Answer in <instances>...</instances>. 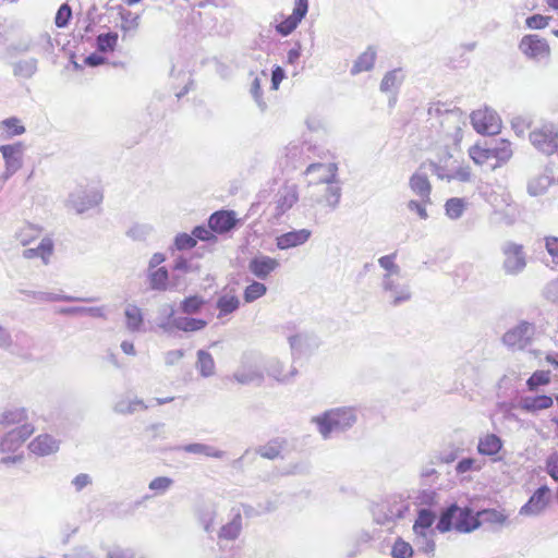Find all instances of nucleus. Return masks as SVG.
<instances>
[{"label":"nucleus","instance_id":"32","mask_svg":"<svg viewBox=\"0 0 558 558\" xmlns=\"http://www.w3.org/2000/svg\"><path fill=\"white\" fill-rule=\"evenodd\" d=\"M446 214L451 219H458L462 216L465 209V202L463 198L453 197L445 204Z\"/></svg>","mask_w":558,"mask_h":558},{"label":"nucleus","instance_id":"47","mask_svg":"<svg viewBox=\"0 0 558 558\" xmlns=\"http://www.w3.org/2000/svg\"><path fill=\"white\" fill-rule=\"evenodd\" d=\"M545 469L548 475L555 481L558 482V453L555 452L550 454L545 462Z\"/></svg>","mask_w":558,"mask_h":558},{"label":"nucleus","instance_id":"5","mask_svg":"<svg viewBox=\"0 0 558 558\" xmlns=\"http://www.w3.org/2000/svg\"><path fill=\"white\" fill-rule=\"evenodd\" d=\"M519 49L526 58L532 60H541L550 56V47L547 40L536 34L523 36Z\"/></svg>","mask_w":558,"mask_h":558},{"label":"nucleus","instance_id":"26","mask_svg":"<svg viewBox=\"0 0 558 558\" xmlns=\"http://www.w3.org/2000/svg\"><path fill=\"white\" fill-rule=\"evenodd\" d=\"M119 35L114 32L99 34L96 38L97 50L102 53L113 52L118 46Z\"/></svg>","mask_w":558,"mask_h":558},{"label":"nucleus","instance_id":"57","mask_svg":"<svg viewBox=\"0 0 558 558\" xmlns=\"http://www.w3.org/2000/svg\"><path fill=\"white\" fill-rule=\"evenodd\" d=\"M90 483L89 476L87 474H78L74 480L73 484L75 485L76 489L81 490L86 485Z\"/></svg>","mask_w":558,"mask_h":558},{"label":"nucleus","instance_id":"44","mask_svg":"<svg viewBox=\"0 0 558 558\" xmlns=\"http://www.w3.org/2000/svg\"><path fill=\"white\" fill-rule=\"evenodd\" d=\"M550 21V16L534 14L526 19V26L532 29L545 28Z\"/></svg>","mask_w":558,"mask_h":558},{"label":"nucleus","instance_id":"22","mask_svg":"<svg viewBox=\"0 0 558 558\" xmlns=\"http://www.w3.org/2000/svg\"><path fill=\"white\" fill-rule=\"evenodd\" d=\"M375 60L376 51L372 47H368L364 52H362L359 56V58L356 59L352 66L351 73L357 74L364 71H369L373 68Z\"/></svg>","mask_w":558,"mask_h":558},{"label":"nucleus","instance_id":"48","mask_svg":"<svg viewBox=\"0 0 558 558\" xmlns=\"http://www.w3.org/2000/svg\"><path fill=\"white\" fill-rule=\"evenodd\" d=\"M172 483L171 478L159 476L149 483V488L156 493H163L172 485Z\"/></svg>","mask_w":558,"mask_h":558},{"label":"nucleus","instance_id":"29","mask_svg":"<svg viewBox=\"0 0 558 558\" xmlns=\"http://www.w3.org/2000/svg\"><path fill=\"white\" fill-rule=\"evenodd\" d=\"M197 369L204 377H209L215 373V361L210 353L199 350L197 352Z\"/></svg>","mask_w":558,"mask_h":558},{"label":"nucleus","instance_id":"13","mask_svg":"<svg viewBox=\"0 0 558 558\" xmlns=\"http://www.w3.org/2000/svg\"><path fill=\"white\" fill-rule=\"evenodd\" d=\"M279 263L276 258L269 256H258L253 258L248 264L250 271L257 278H267L277 267Z\"/></svg>","mask_w":558,"mask_h":558},{"label":"nucleus","instance_id":"25","mask_svg":"<svg viewBox=\"0 0 558 558\" xmlns=\"http://www.w3.org/2000/svg\"><path fill=\"white\" fill-rule=\"evenodd\" d=\"M241 529L242 518L241 514L238 513L229 523L221 526L218 534L219 538L233 541L240 535Z\"/></svg>","mask_w":558,"mask_h":558},{"label":"nucleus","instance_id":"54","mask_svg":"<svg viewBox=\"0 0 558 558\" xmlns=\"http://www.w3.org/2000/svg\"><path fill=\"white\" fill-rule=\"evenodd\" d=\"M25 418H26V416H25L24 411L10 412V413H7L3 415V422L5 424L20 423Z\"/></svg>","mask_w":558,"mask_h":558},{"label":"nucleus","instance_id":"9","mask_svg":"<svg viewBox=\"0 0 558 558\" xmlns=\"http://www.w3.org/2000/svg\"><path fill=\"white\" fill-rule=\"evenodd\" d=\"M307 10V0H298L295 2L293 13L277 25V32L282 36L291 34L296 28L302 19L306 15Z\"/></svg>","mask_w":558,"mask_h":558},{"label":"nucleus","instance_id":"21","mask_svg":"<svg viewBox=\"0 0 558 558\" xmlns=\"http://www.w3.org/2000/svg\"><path fill=\"white\" fill-rule=\"evenodd\" d=\"M22 146L21 144L15 145H2L0 151L5 160L8 169H17L21 166L20 155Z\"/></svg>","mask_w":558,"mask_h":558},{"label":"nucleus","instance_id":"56","mask_svg":"<svg viewBox=\"0 0 558 558\" xmlns=\"http://www.w3.org/2000/svg\"><path fill=\"white\" fill-rule=\"evenodd\" d=\"M425 205L426 204H424L423 202L418 203L416 201H410L409 204H408V207L411 210L416 211L421 218L426 219L427 218V211H426Z\"/></svg>","mask_w":558,"mask_h":558},{"label":"nucleus","instance_id":"19","mask_svg":"<svg viewBox=\"0 0 558 558\" xmlns=\"http://www.w3.org/2000/svg\"><path fill=\"white\" fill-rule=\"evenodd\" d=\"M53 254V242L49 238L41 240L36 248H27L23 252V256L27 259L39 257L44 264H48Z\"/></svg>","mask_w":558,"mask_h":558},{"label":"nucleus","instance_id":"23","mask_svg":"<svg viewBox=\"0 0 558 558\" xmlns=\"http://www.w3.org/2000/svg\"><path fill=\"white\" fill-rule=\"evenodd\" d=\"M435 520V515L427 509H422L413 524V531L415 534L426 537L427 531L430 529Z\"/></svg>","mask_w":558,"mask_h":558},{"label":"nucleus","instance_id":"7","mask_svg":"<svg viewBox=\"0 0 558 558\" xmlns=\"http://www.w3.org/2000/svg\"><path fill=\"white\" fill-rule=\"evenodd\" d=\"M502 254L505 256L504 268L507 274L514 275L525 268L526 257L523 245L508 242L502 248Z\"/></svg>","mask_w":558,"mask_h":558},{"label":"nucleus","instance_id":"51","mask_svg":"<svg viewBox=\"0 0 558 558\" xmlns=\"http://www.w3.org/2000/svg\"><path fill=\"white\" fill-rule=\"evenodd\" d=\"M471 169L469 166L459 167L451 174L448 175L450 180L468 182L471 180Z\"/></svg>","mask_w":558,"mask_h":558},{"label":"nucleus","instance_id":"4","mask_svg":"<svg viewBox=\"0 0 558 558\" xmlns=\"http://www.w3.org/2000/svg\"><path fill=\"white\" fill-rule=\"evenodd\" d=\"M473 129L482 135H496L501 130V119L496 111L484 107L474 110L471 116Z\"/></svg>","mask_w":558,"mask_h":558},{"label":"nucleus","instance_id":"30","mask_svg":"<svg viewBox=\"0 0 558 558\" xmlns=\"http://www.w3.org/2000/svg\"><path fill=\"white\" fill-rule=\"evenodd\" d=\"M240 300L236 295L225 294L217 301V308L219 310V317L226 316L238 310Z\"/></svg>","mask_w":558,"mask_h":558},{"label":"nucleus","instance_id":"52","mask_svg":"<svg viewBox=\"0 0 558 558\" xmlns=\"http://www.w3.org/2000/svg\"><path fill=\"white\" fill-rule=\"evenodd\" d=\"M396 253L393 254H390V255H386V256H383L378 259V263L379 265L390 271V272H393V274H397L399 271V268L398 266L396 265L395 263V259H396Z\"/></svg>","mask_w":558,"mask_h":558},{"label":"nucleus","instance_id":"3","mask_svg":"<svg viewBox=\"0 0 558 558\" xmlns=\"http://www.w3.org/2000/svg\"><path fill=\"white\" fill-rule=\"evenodd\" d=\"M320 434L327 438L330 433L350 427L355 422V415L350 409H335L315 417Z\"/></svg>","mask_w":558,"mask_h":558},{"label":"nucleus","instance_id":"1","mask_svg":"<svg viewBox=\"0 0 558 558\" xmlns=\"http://www.w3.org/2000/svg\"><path fill=\"white\" fill-rule=\"evenodd\" d=\"M474 163L495 170L505 165L512 156L511 144L507 140H498L487 143H476L468 150Z\"/></svg>","mask_w":558,"mask_h":558},{"label":"nucleus","instance_id":"12","mask_svg":"<svg viewBox=\"0 0 558 558\" xmlns=\"http://www.w3.org/2000/svg\"><path fill=\"white\" fill-rule=\"evenodd\" d=\"M299 194L296 185L284 184L279 191L276 199V214L281 216L290 210L298 202Z\"/></svg>","mask_w":558,"mask_h":558},{"label":"nucleus","instance_id":"39","mask_svg":"<svg viewBox=\"0 0 558 558\" xmlns=\"http://www.w3.org/2000/svg\"><path fill=\"white\" fill-rule=\"evenodd\" d=\"M40 234V230L32 225L25 226L19 233V240L22 245H28L32 241L37 239Z\"/></svg>","mask_w":558,"mask_h":558},{"label":"nucleus","instance_id":"28","mask_svg":"<svg viewBox=\"0 0 558 558\" xmlns=\"http://www.w3.org/2000/svg\"><path fill=\"white\" fill-rule=\"evenodd\" d=\"M149 284L154 290H166L169 281V274L165 267L149 269Z\"/></svg>","mask_w":558,"mask_h":558},{"label":"nucleus","instance_id":"60","mask_svg":"<svg viewBox=\"0 0 558 558\" xmlns=\"http://www.w3.org/2000/svg\"><path fill=\"white\" fill-rule=\"evenodd\" d=\"M121 349L128 355H134L135 354V348H134V344L131 341H123L121 343Z\"/></svg>","mask_w":558,"mask_h":558},{"label":"nucleus","instance_id":"55","mask_svg":"<svg viewBox=\"0 0 558 558\" xmlns=\"http://www.w3.org/2000/svg\"><path fill=\"white\" fill-rule=\"evenodd\" d=\"M284 78V72L280 66H276L271 74V86L272 89H278L280 83Z\"/></svg>","mask_w":558,"mask_h":558},{"label":"nucleus","instance_id":"34","mask_svg":"<svg viewBox=\"0 0 558 558\" xmlns=\"http://www.w3.org/2000/svg\"><path fill=\"white\" fill-rule=\"evenodd\" d=\"M205 301L198 295H192L181 302L180 308L184 314H196L201 311Z\"/></svg>","mask_w":558,"mask_h":558},{"label":"nucleus","instance_id":"11","mask_svg":"<svg viewBox=\"0 0 558 558\" xmlns=\"http://www.w3.org/2000/svg\"><path fill=\"white\" fill-rule=\"evenodd\" d=\"M238 222L232 210H218L211 214L208 220L209 228L216 233H226L233 229Z\"/></svg>","mask_w":558,"mask_h":558},{"label":"nucleus","instance_id":"38","mask_svg":"<svg viewBox=\"0 0 558 558\" xmlns=\"http://www.w3.org/2000/svg\"><path fill=\"white\" fill-rule=\"evenodd\" d=\"M283 448V441L281 440H271L267 442L265 446L260 447L258 452L262 457L267 459H276L280 456Z\"/></svg>","mask_w":558,"mask_h":558},{"label":"nucleus","instance_id":"49","mask_svg":"<svg viewBox=\"0 0 558 558\" xmlns=\"http://www.w3.org/2000/svg\"><path fill=\"white\" fill-rule=\"evenodd\" d=\"M174 243L178 250H190L193 248L197 242L194 239L193 234L190 235L186 233H182L177 235Z\"/></svg>","mask_w":558,"mask_h":558},{"label":"nucleus","instance_id":"62","mask_svg":"<svg viewBox=\"0 0 558 558\" xmlns=\"http://www.w3.org/2000/svg\"><path fill=\"white\" fill-rule=\"evenodd\" d=\"M101 201H102V194L99 191H95V192H93L90 199H87L86 203L89 206H93V205L99 204Z\"/></svg>","mask_w":558,"mask_h":558},{"label":"nucleus","instance_id":"43","mask_svg":"<svg viewBox=\"0 0 558 558\" xmlns=\"http://www.w3.org/2000/svg\"><path fill=\"white\" fill-rule=\"evenodd\" d=\"M2 125L5 129L8 136L21 135L25 132V128L16 118H10L2 121Z\"/></svg>","mask_w":558,"mask_h":558},{"label":"nucleus","instance_id":"64","mask_svg":"<svg viewBox=\"0 0 558 558\" xmlns=\"http://www.w3.org/2000/svg\"><path fill=\"white\" fill-rule=\"evenodd\" d=\"M527 189H529L530 194L538 195V194H541L543 192V190L545 187H538L537 182L536 181H532V182L529 183V187Z\"/></svg>","mask_w":558,"mask_h":558},{"label":"nucleus","instance_id":"42","mask_svg":"<svg viewBox=\"0 0 558 558\" xmlns=\"http://www.w3.org/2000/svg\"><path fill=\"white\" fill-rule=\"evenodd\" d=\"M545 248L555 265H558V236L547 235L544 238Z\"/></svg>","mask_w":558,"mask_h":558},{"label":"nucleus","instance_id":"16","mask_svg":"<svg viewBox=\"0 0 558 558\" xmlns=\"http://www.w3.org/2000/svg\"><path fill=\"white\" fill-rule=\"evenodd\" d=\"M554 404V400L550 396L547 395H538V396H527L521 399L520 409L529 412L535 413L538 411L547 410L551 408Z\"/></svg>","mask_w":558,"mask_h":558},{"label":"nucleus","instance_id":"58","mask_svg":"<svg viewBox=\"0 0 558 558\" xmlns=\"http://www.w3.org/2000/svg\"><path fill=\"white\" fill-rule=\"evenodd\" d=\"M85 63L90 66H97V65L105 63V58H102L96 53H93L85 59Z\"/></svg>","mask_w":558,"mask_h":558},{"label":"nucleus","instance_id":"53","mask_svg":"<svg viewBox=\"0 0 558 558\" xmlns=\"http://www.w3.org/2000/svg\"><path fill=\"white\" fill-rule=\"evenodd\" d=\"M192 234L195 240L198 239L202 241H210L215 239L214 231L210 228L207 229L206 227H195L192 231Z\"/></svg>","mask_w":558,"mask_h":558},{"label":"nucleus","instance_id":"63","mask_svg":"<svg viewBox=\"0 0 558 558\" xmlns=\"http://www.w3.org/2000/svg\"><path fill=\"white\" fill-rule=\"evenodd\" d=\"M545 361L553 365L555 368H558V353H548L545 356Z\"/></svg>","mask_w":558,"mask_h":558},{"label":"nucleus","instance_id":"6","mask_svg":"<svg viewBox=\"0 0 558 558\" xmlns=\"http://www.w3.org/2000/svg\"><path fill=\"white\" fill-rule=\"evenodd\" d=\"M534 335V325L527 322H521L504 335L502 341L510 348L524 349L531 343Z\"/></svg>","mask_w":558,"mask_h":558},{"label":"nucleus","instance_id":"24","mask_svg":"<svg viewBox=\"0 0 558 558\" xmlns=\"http://www.w3.org/2000/svg\"><path fill=\"white\" fill-rule=\"evenodd\" d=\"M478 520L481 524L504 525L508 520V514L504 510L483 509L478 511Z\"/></svg>","mask_w":558,"mask_h":558},{"label":"nucleus","instance_id":"46","mask_svg":"<svg viewBox=\"0 0 558 558\" xmlns=\"http://www.w3.org/2000/svg\"><path fill=\"white\" fill-rule=\"evenodd\" d=\"M399 82H400V78L398 76V72L390 71L384 76L381 84H380V89L383 92H389L392 88H395L399 84Z\"/></svg>","mask_w":558,"mask_h":558},{"label":"nucleus","instance_id":"40","mask_svg":"<svg viewBox=\"0 0 558 558\" xmlns=\"http://www.w3.org/2000/svg\"><path fill=\"white\" fill-rule=\"evenodd\" d=\"M72 16L71 7L68 3H63L59 10L57 11L54 23L57 27L63 28L69 24V21Z\"/></svg>","mask_w":558,"mask_h":558},{"label":"nucleus","instance_id":"41","mask_svg":"<svg viewBox=\"0 0 558 558\" xmlns=\"http://www.w3.org/2000/svg\"><path fill=\"white\" fill-rule=\"evenodd\" d=\"M207 325L206 320L199 318H184L179 322L178 327L183 331H197Z\"/></svg>","mask_w":558,"mask_h":558},{"label":"nucleus","instance_id":"17","mask_svg":"<svg viewBox=\"0 0 558 558\" xmlns=\"http://www.w3.org/2000/svg\"><path fill=\"white\" fill-rule=\"evenodd\" d=\"M28 449L34 454L48 456L58 450V442L50 435H38L29 442Z\"/></svg>","mask_w":558,"mask_h":558},{"label":"nucleus","instance_id":"45","mask_svg":"<svg viewBox=\"0 0 558 558\" xmlns=\"http://www.w3.org/2000/svg\"><path fill=\"white\" fill-rule=\"evenodd\" d=\"M186 451L193 452V453H204L209 457L214 458H221L223 453L218 450H211L209 447L201 444H193L186 447Z\"/></svg>","mask_w":558,"mask_h":558},{"label":"nucleus","instance_id":"37","mask_svg":"<svg viewBox=\"0 0 558 558\" xmlns=\"http://www.w3.org/2000/svg\"><path fill=\"white\" fill-rule=\"evenodd\" d=\"M125 318L128 328L133 331L138 330L143 323L142 312L134 305L126 308Z\"/></svg>","mask_w":558,"mask_h":558},{"label":"nucleus","instance_id":"20","mask_svg":"<svg viewBox=\"0 0 558 558\" xmlns=\"http://www.w3.org/2000/svg\"><path fill=\"white\" fill-rule=\"evenodd\" d=\"M502 448L501 439L495 434H487L481 437L477 445L478 453L483 456H495Z\"/></svg>","mask_w":558,"mask_h":558},{"label":"nucleus","instance_id":"35","mask_svg":"<svg viewBox=\"0 0 558 558\" xmlns=\"http://www.w3.org/2000/svg\"><path fill=\"white\" fill-rule=\"evenodd\" d=\"M340 187L335 183H328L325 196L318 202L327 207H335L340 201Z\"/></svg>","mask_w":558,"mask_h":558},{"label":"nucleus","instance_id":"31","mask_svg":"<svg viewBox=\"0 0 558 558\" xmlns=\"http://www.w3.org/2000/svg\"><path fill=\"white\" fill-rule=\"evenodd\" d=\"M550 383L549 371H536L526 380V387L530 391L536 390L541 386H546Z\"/></svg>","mask_w":558,"mask_h":558},{"label":"nucleus","instance_id":"50","mask_svg":"<svg viewBox=\"0 0 558 558\" xmlns=\"http://www.w3.org/2000/svg\"><path fill=\"white\" fill-rule=\"evenodd\" d=\"M481 469V465L477 464L476 460L473 459V458H466V459H462L461 461L458 462L457 466H456V470L458 473H466L471 470H480Z\"/></svg>","mask_w":558,"mask_h":558},{"label":"nucleus","instance_id":"10","mask_svg":"<svg viewBox=\"0 0 558 558\" xmlns=\"http://www.w3.org/2000/svg\"><path fill=\"white\" fill-rule=\"evenodd\" d=\"M338 167L335 162H317L310 165L305 174H317L313 179V183H335L337 177Z\"/></svg>","mask_w":558,"mask_h":558},{"label":"nucleus","instance_id":"15","mask_svg":"<svg viewBox=\"0 0 558 558\" xmlns=\"http://www.w3.org/2000/svg\"><path fill=\"white\" fill-rule=\"evenodd\" d=\"M35 428L32 424H23L12 430H10L2 440V446L12 449L20 447L31 435Z\"/></svg>","mask_w":558,"mask_h":558},{"label":"nucleus","instance_id":"2","mask_svg":"<svg viewBox=\"0 0 558 558\" xmlns=\"http://www.w3.org/2000/svg\"><path fill=\"white\" fill-rule=\"evenodd\" d=\"M481 525L478 512L474 513L470 508H461L456 505L442 512L437 529L445 533L454 529L459 532L469 533Z\"/></svg>","mask_w":558,"mask_h":558},{"label":"nucleus","instance_id":"36","mask_svg":"<svg viewBox=\"0 0 558 558\" xmlns=\"http://www.w3.org/2000/svg\"><path fill=\"white\" fill-rule=\"evenodd\" d=\"M391 556L393 558H412L413 548L410 543L402 538H397L391 548Z\"/></svg>","mask_w":558,"mask_h":558},{"label":"nucleus","instance_id":"18","mask_svg":"<svg viewBox=\"0 0 558 558\" xmlns=\"http://www.w3.org/2000/svg\"><path fill=\"white\" fill-rule=\"evenodd\" d=\"M410 187L421 198V201L424 204L430 203L432 185L428 181L427 175L414 173L410 178Z\"/></svg>","mask_w":558,"mask_h":558},{"label":"nucleus","instance_id":"33","mask_svg":"<svg viewBox=\"0 0 558 558\" xmlns=\"http://www.w3.org/2000/svg\"><path fill=\"white\" fill-rule=\"evenodd\" d=\"M267 291V288L264 283L258 281H253L251 284H248L244 290V300L247 303H251L263 295H265Z\"/></svg>","mask_w":558,"mask_h":558},{"label":"nucleus","instance_id":"14","mask_svg":"<svg viewBox=\"0 0 558 558\" xmlns=\"http://www.w3.org/2000/svg\"><path fill=\"white\" fill-rule=\"evenodd\" d=\"M310 236L311 231L307 229L293 230L279 235L276 239V244L280 250H288L304 244Z\"/></svg>","mask_w":558,"mask_h":558},{"label":"nucleus","instance_id":"8","mask_svg":"<svg viewBox=\"0 0 558 558\" xmlns=\"http://www.w3.org/2000/svg\"><path fill=\"white\" fill-rule=\"evenodd\" d=\"M550 502V489L547 485L538 487L521 507L520 514L537 515L546 510Z\"/></svg>","mask_w":558,"mask_h":558},{"label":"nucleus","instance_id":"59","mask_svg":"<svg viewBox=\"0 0 558 558\" xmlns=\"http://www.w3.org/2000/svg\"><path fill=\"white\" fill-rule=\"evenodd\" d=\"M165 262V255L161 253H156L153 255L149 262V269H156L158 265Z\"/></svg>","mask_w":558,"mask_h":558},{"label":"nucleus","instance_id":"27","mask_svg":"<svg viewBox=\"0 0 558 558\" xmlns=\"http://www.w3.org/2000/svg\"><path fill=\"white\" fill-rule=\"evenodd\" d=\"M428 113L435 116H441L442 113L449 114L454 120L456 129L460 130L459 123L461 113L457 109L450 108V105L441 101H434L428 108Z\"/></svg>","mask_w":558,"mask_h":558},{"label":"nucleus","instance_id":"61","mask_svg":"<svg viewBox=\"0 0 558 558\" xmlns=\"http://www.w3.org/2000/svg\"><path fill=\"white\" fill-rule=\"evenodd\" d=\"M410 298H411L410 292H408V291H402L400 294H397V295L393 298L392 304H393V305H398V304H399V303H401V302H404V301L410 300Z\"/></svg>","mask_w":558,"mask_h":558}]
</instances>
